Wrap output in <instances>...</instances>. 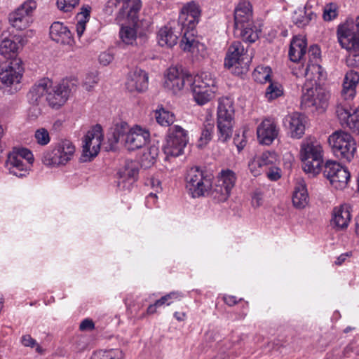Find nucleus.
I'll return each mask as SVG.
<instances>
[{"mask_svg": "<svg viewBox=\"0 0 359 359\" xmlns=\"http://www.w3.org/2000/svg\"><path fill=\"white\" fill-rule=\"evenodd\" d=\"M201 10L197 4L189 2L184 5L180 13L178 26L182 34L180 46L184 51H191L196 40L195 27L198 22Z\"/></svg>", "mask_w": 359, "mask_h": 359, "instance_id": "nucleus-1", "label": "nucleus"}, {"mask_svg": "<svg viewBox=\"0 0 359 359\" xmlns=\"http://www.w3.org/2000/svg\"><path fill=\"white\" fill-rule=\"evenodd\" d=\"M323 149L314 137L305 139L301 144L300 157L303 170L313 175L320 173L323 163Z\"/></svg>", "mask_w": 359, "mask_h": 359, "instance_id": "nucleus-2", "label": "nucleus"}, {"mask_svg": "<svg viewBox=\"0 0 359 359\" xmlns=\"http://www.w3.org/2000/svg\"><path fill=\"white\" fill-rule=\"evenodd\" d=\"M185 188L194 198L205 197L211 194L212 178L198 166H193L187 170Z\"/></svg>", "mask_w": 359, "mask_h": 359, "instance_id": "nucleus-3", "label": "nucleus"}, {"mask_svg": "<svg viewBox=\"0 0 359 359\" xmlns=\"http://www.w3.org/2000/svg\"><path fill=\"white\" fill-rule=\"evenodd\" d=\"M190 83L194 100L199 105H203L210 102L218 90L216 77L209 72L197 74L192 78Z\"/></svg>", "mask_w": 359, "mask_h": 359, "instance_id": "nucleus-4", "label": "nucleus"}, {"mask_svg": "<svg viewBox=\"0 0 359 359\" xmlns=\"http://www.w3.org/2000/svg\"><path fill=\"white\" fill-rule=\"evenodd\" d=\"M234 114L233 100L227 97L220 98L217 107V123L218 140L222 142H225L231 137Z\"/></svg>", "mask_w": 359, "mask_h": 359, "instance_id": "nucleus-5", "label": "nucleus"}, {"mask_svg": "<svg viewBox=\"0 0 359 359\" xmlns=\"http://www.w3.org/2000/svg\"><path fill=\"white\" fill-rule=\"evenodd\" d=\"M328 143L335 156L343 161L351 162L356 152V142L348 133L335 131L328 137Z\"/></svg>", "mask_w": 359, "mask_h": 359, "instance_id": "nucleus-6", "label": "nucleus"}, {"mask_svg": "<svg viewBox=\"0 0 359 359\" xmlns=\"http://www.w3.org/2000/svg\"><path fill=\"white\" fill-rule=\"evenodd\" d=\"M337 35L341 48L347 50H359V18L347 19L344 22L339 24Z\"/></svg>", "mask_w": 359, "mask_h": 359, "instance_id": "nucleus-7", "label": "nucleus"}, {"mask_svg": "<svg viewBox=\"0 0 359 359\" xmlns=\"http://www.w3.org/2000/svg\"><path fill=\"white\" fill-rule=\"evenodd\" d=\"M301 107L304 109H314L324 111L328 105L329 93L320 86L309 87L305 84L303 87Z\"/></svg>", "mask_w": 359, "mask_h": 359, "instance_id": "nucleus-8", "label": "nucleus"}, {"mask_svg": "<svg viewBox=\"0 0 359 359\" xmlns=\"http://www.w3.org/2000/svg\"><path fill=\"white\" fill-rule=\"evenodd\" d=\"M75 147L72 142L64 140L60 142L52 151L44 152L43 163L46 165H65L73 157Z\"/></svg>", "mask_w": 359, "mask_h": 359, "instance_id": "nucleus-9", "label": "nucleus"}, {"mask_svg": "<svg viewBox=\"0 0 359 359\" xmlns=\"http://www.w3.org/2000/svg\"><path fill=\"white\" fill-rule=\"evenodd\" d=\"M188 142L187 131L179 126L169 128L166 142L163 145L164 154L168 156L177 157L180 156Z\"/></svg>", "mask_w": 359, "mask_h": 359, "instance_id": "nucleus-10", "label": "nucleus"}, {"mask_svg": "<svg viewBox=\"0 0 359 359\" xmlns=\"http://www.w3.org/2000/svg\"><path fill=\"white\" fill-rule=\"evenodd\" d=\"M236 180V174L233 170L228 168L222 170L218 174L211 196L217 202L226 201L229 198Z\"/></svg>", "mask_w": 359, "mask_h": 359, "instance_id": "nucleus-11", "label": "nucleus"}, {"mask_svg": "<svg viewBox=\"0 0 359 359\" xmlns=\"http://www.w3.org/2000/svg\"><path fill=\"white\" fill-rule=\"evenodd\" d=\"M251 57L248 55L246 49L241 41H233L229 47L224 65L228 69L233 67L241 68V73L248 70Z\"/></svg>", "mask_w": 359, "mask_h": 359, "instance_id": "nucleus-12", "label": "nucleus"}, {"mask_svg": "<svg viewBox=\"0 0 359 359\" xmlns=\"http://www.w3.org/2000/svg\"><path fill=\"white\" fill-rule=\"evenodd\" d=\"M76 83L68 79L62 80L60 83L50 87L45 100L53 108H59L68 100L72 91L75 90Z\"/></svg>", "mask_w": 359, "mask_h": 359, "instance_id": "nucleus-13", "label": "nucleus"}, {"mask_svg": "<svg viewBox=\"0 0 359 359\" xmlns=\"http://www.w3.org/2000/svg\"><path fill=\"white\" fill-rule=\"evenodd\" d=\"M36 8L34 0H28L20 5L8 15L10 25L19 30L27 28L32 22L33 12Z\"/></svg>", "mask_w": 359, "mask_h": 359, "instance_id": "nucleus-14", "label": "nucleus"}, {"mask_svg": "<svg viewBox=\"0 0 359 359\" xmlns=\"http://www.w3.org/2000/svg\"><path fill=\"white\" fill-rule=\"evenodd\" d=\"M24 69L20 58H14L8 63L0 65V86L8 87L18 84L22 76Z\"/></svg>", "mask_w": 359, "mask_h": 359, "instance_id": "nucleus-15", "label": "nucleus"}, {"mask_svg": "<svg viewBox=\"0 0 359 359\" xmlns=\"http://www.w3.org/2000/svg\"><path fill=\"white\" fill-rule=\"evenodd\" d=\"M102 140V128L100 125H96L84 137L83 157L91 158L96 156L100 149Z\"/></svg>", "mask_w": 359, "mask_h": 359, "instance_id": "nucleus-16", "label": "nucleus"}, {"mask_svg": "<svg viewBox=\"0 0 359 359\" xmlns=\"http://www.w3.org/2000/svg\"><path fill=\"white\" fill-rule=\"evenodd\" d=\"M191 76L184 75L176 67H170L165 76L164 86L167 90L176 94L183 88L186 81L191 83Z\"/></svg>", "mask_w": 359, "mask_h": 359, "instance_id": "nucleus-17", "label": "nucleus"}, {"mask_svg": "<svg viewBox=\"0 0 359 359\" xmlns=\"http://www.w3.org/2000/svg\"><path fill=\"white\" fill-rule=\"evenodd\" d=\"M150 133L146 128L135 126L130 128L125 138V147L128 150H135L145 146L149 141Z\"/></svg>", "mask_w": 359, "mask_h": 359, "instance_id": "nucleus-18", "label": "nucleus"}, {"mask_svg": "<svg viewBox=\"0 0 359 359\" xmlns=\"http://www.w3.org/2000/svg\"><path fill=\"white\" fill-rule=\"evenodd\" d=\"M139 169L136 162L130 161L126 163L117 173V187L120 190H130L133 183L136 180Z\"/></svg>", "mask_w": 359, "mask_h": 359, "instance_id": "nucleus-19", "label": "nucleus"}, {"mask_svg": "<svg viewBox=\"0 0 359 359\" xmlns=\"http://www.w3.org/2000/svg\"><path fill=\"white\" fill-rule=\"evenodd\" d=\"M276 161V153L266 151L251 159L248 163V168L251 174L256 177L261 175L269 165H274Z\"/></svg>", "mask_w": 359, "mask_h": 359, "instance_id": "nucleus-20", "label": "nucleus"}, {"mask_svg": "<svg viewBox=\"0 0 359 359\" xmlns=\"http://www.w3.org/2000/svg\"><path fill=\"white\" fill-rule=\"evenodd\" d=\"M279 130L276 122L270 118L264 119L257 128V139L260 144L270 145L278 137Z\"/></svg>", "mask_w": 359, "mask_h": 359, "instance_id": "nucleus-21", "label": "nucleus"}, {"mask_svg": "<svg viewBox=\"0 0 359 359\" xmlns=\"http://www.w3.org/2000/svg\"><path fill=\"white\" fill-rule=\"evenodd\" d=\"M127 89L130 92H142L148 87V74L140 68L129 72L126 83Z\"/></svg>", "mask_w": 359, "mask_h": 359, "instance_id": "nucleus-22", "label": "nucleus"}, {"mask_svg": "<svg viewBox=\"0 0 359 359\" xmlns=\"http://www.w3.org/2000/svg\"><path fill=\"white\" fill-rule=\"evenodd\" d=\"M23 39L20 36H14L12 38L5 37L0 42V54L6 59L17 58L15 56L18 50L22 47Z\"/></svg>", "mask_w": 359, "mask_h": 359, "instance_id": "nucleus-23", "label": "nucleus"}, {"mask_svg": "<svg viewBox=\"0 0 359 359\" xmlns=\"http://www.w3.org/2000/svg\"><path fill=\"white\" fill-rule=\"evenodd\" d=\"M253 22L252 6L247 0H240L234 10V27H242L245 23Z\"/></svg>", "mask_w": 359, "mask_h": 359, "instance_id": "nucleus-24", "label": "nucleus"}, {"mask_svg": "<svg viewBox=\"0 0 359 359\" xmlns=\"http://www.w3.org/2000/svg\"><path fill=\"white\" fill-rule=\"evenodd\" d=\"M351 219L348 207L342 205L332 210L330 225L336 230H343L348 227Z\"/></svg>", "mask_w": 359, "mask_h": 359, "instance_id": "nucleus-25", "label": "nucleus"}, {"mask_svg": "<svg viewBox=\"0 0 359 359\" xmlns=\"http://www.w3.org/2000/svg\"><path fill=\"white\" fill-rule=\"evenodd\" d=\"M52 40L61 44L72 45L74 39L69 28L60 22H53L50 27Z\"/></svg>", "mask_w": 359, "mask_h": 359, "instance_id": "nucleus-26", "label": "nucleus"}, {"mask_svg": "<svg viewBox=\"0 0 359 359\" xmlns=\"http://www.w3.org/2000/svg\"><path fill=\"white\" fill-rule=\"evenodd\" d=\"M359 83L358 72L351 70L345 74L341 95L346 101L352 100L356 94V86Z\"/></svg>", "mask_w": 359, "mask_h": 359, "instance_id": "nucleus-27", "label": "nucleus"}, {"mask_svg": "<svg viewBox=\"0 0 359 359\" xmlns=\"http://www.w3.org/2000/svg\"><path fill=\"white\" fill-rule=\"evenodd\" d=\"M52 86V81L48 78H43L38 81L30 88L28 93V97L31 103L38 104L47 96L50 87Z\"/></svg>", "mask_w": 359, "mask_h": 359, "instance_id": "nucleus-28", "label": "nucleus"}, {"mask_svg": "<svg viewBox=\"0 0 359 359\" xmlns=\"http://www.w3.org/2000/svg\"><path fill=\"white\" fill-rule=\"evenodd\" d=\"M32 165V164L19 159L18 156H15L11 153L8 156L6 162V166L9 170V172L18 177L26 176Z\"/></svg>", "mask_w": 359, "mask_h": 359, "instance_id": "nucleus-29", "label": "nucleus"}, {"mask_svg": "<svg viewBox=\"0 0 359 359\" xmlns=\"http://www.w3.org/2000/svg\"><path fill=\"white\" fill-rule=\"evenodd\" d=\"M288 124L291 136L294 138H300L304 134V117L299 113L295 112L287 116L285 118Z\"/></svg>", "mask_w": 359, "mask_h": 359, "instance_id": "nucleus-30", "label": "nucleus"}, {"mask_svg": "<svg viewBox=\"0 0 359 359\" xmlns=\"http://www.w3.org/2000/svg\"><path fill=\"white\" fill-rule=\"evenodd\" d=\"M292 204L297 209H303L309 203V197L306 184L303 180H298L295 184L292 197Z\"/></svg>", "mask_w": 359, "mask_h": 359, "instance_id": "nucleus-31", "label": "nucleus"}, {"mask_svg": "<svg viewBox=\"0 0 359 359\" xmlns=\"http://www.w3.org/2000/svg\"><path fill=\"white\" fill-rule=\"evenodd\" d=\"M307 43L304 36H295L291 41L289 49V57L292 62L300 61L306 53Z\"/></svg>", "mask_w": 359, "mask_h": 359, "instance_id": "nucleus-32", "label": "nucleus"}, {"mask_svg": "<svg viewBox=\"0 0 359 359\" xmlns=\"http://www.w3.org/2000/svg\"><path fill=\"white\" fill-rule=\"evenodd\" d=\"M234 35L241 39L245 42L254 43L259 38V30L254 25V22L245 23L242 27H234Z\"/></svg>", "mask_w": 359, "mask_h": 359, "instance_id": "nucleus-33", "label": "nucleus"}, {"mask_svg": "<svg viewBox=\"0 0 359 359\" xmlns=\"http://www.w3.org/2000/svg\"><path fill=\"white\" fill-rule=\"evenodd\" d=\"M130 128L126 122L121 121L116 123L111 128V132L108 136V141L110 143L111 148L120 141L125 143V138L129 133Z\"/></svg>", "mask_w": 359, "mask_h": 359, "instance_id": "nucleus-34", "label": "nucleus"}, {"mask_svg": "<svg viewBox=\"0 0 359 359\" xmlns=\"http://www.w3.org/2000/svg\"><path fill=\"white\" fill-rule=\"evenodd\" d=\"M180 32H175L168 25L162 27L158 32V41L160 46L172 47L175 46L178 39Z\"/></svg>", "mask_w": 359, "mask_h": 359, "instance_id": "nucleus-35", "label": "nucleus"}, {"mask_svg": "<svg viewBox=\"0 0 359 359\" xmlns=\"http://www.w3.org/2000/svg\"><path fill=\"white\" fill-rule=\"evenodd\" d=\"M120 37L122 41L127 45H134L136 43L137 38L144 39L146 34L139 33L137 35V31L135 27L130 26L122 27L119 32Z\"/></svg>", "mask_w": 359, "mask_h": 359, "instance_id": "nucleus-36", "label": "nucleus"}, {"mask_svg": "<svg viewBox=\"0 0 359 359\" xmlns=\"http://www.w3.org/2000/svg\"><path fill=\"white\" fill-rule=\"evenodd\" d=\"M91 7L88 5H84L81 7V11L77 13L76 31L79 38H81L83 35L85 29L86 23L89 21Z\"/></svg>", "mask_w": 359, "mask_h": 359, "instance_id": "nucleus-37", "label": "nucleus"}, {"mask_svg": "<svg viewBox=\"0 0 359 359\" xmlns=\"http://www.w3.org/2000/svg\"><path fill=\"white\" fill-rule=\"evenodd\" d=\"M124 353L120 348L98 350L93 353L90 359H123Z\"/></svg>", "mask_w": 359, "mask_h": 359, "instance_id": "nucleus-38", "label": "nucleus"}, {"mask_svg": "<svg viewBox=\"0 0 359 359\" xmlns=\"http://www.w3.org/2000/svg\"><path fill=\"white\" fill-rule=\"evenodd\" d=\"M123 9L133 22L137 19V14L142 8L141 0H123Z\"/></svg>", "mask_w": 359, "mask_h": 359, "instance_id": "nucleus-39", "label": "nucleus"}, {"mask_svg": "<svg viewBox=\"0 0 359 359\" xmlns=\"http://www.w3.org/2000/svg\"><path fill=\"white\" fill-rule=\"evenodd\" d=\"M214 128V121L210 119H206L203 123L201 135L198 140V147H203L211 140Z\"/></svg>", "mask_w": 359, "mask_h": 359, "instance_id": "nucleus-40", "label": "nucleus"}, {"mask_svg": "<svg viewBox=\"0 0 359 359\" xmlns=\"http://www.w3.org/2000/svg\"><path fill=\"white\" fill-rule=\"evenodd\" d=\"M349 178V172L346 168L341 166L336 175L331 179L330 184L337 189H342L346 187Z\"/></svg>", "mask_w": 359, "mask_h": 359, "instance_id": "nucleus-41", "label": "nucleus"}, {"mask_svg": "<svg viewBox=\"0 0 359 359\" xmlns=\"http://www.w3.org/2000/svg\"><path fill=\"white\" fill-rule=\"evenodd\" d=\"M316 15L312 12L299 9L296 11L292 15V22L299 27H303L308 25Z\"/></svg>", "mask_w": 359, "mask_h": 359, "instance_id": "nucleus-42", "label": "nucleus"}, {"mask_svg": "<svg viewBox=\"0 0 359 359\" xmlns=\"http://www.w3.org/2000/svg\"><path fill=\"white\" fill-rule=\"evenodd\" d=\"M353 111L349 103H340L337 106L336 114L342 126L348 124Z\"/></svg>", "mask_w": 359, "mask_h": 359, "instance_id": "nucleus-43", "label": "nucleus"}, {"mask_svg": "<svg viewBox=\"0 0 359 359\" xmlns=\"http://www.w3.org/2000/svg\"><path fill=\"white\" fill-rule=\"evenodd\" d=\"M323 69L319 62H308L305 69L304 75L307 80L315 81L322 76Z\"/></svg>", "mask_w": 359, "mask_h": 359, "instance_id": "nucleus-44", "label": "nucleus"}, {"mask_svg": "<svg viewBox=\"0 0 359 359\" xmlns=\"http://www.w3.org/2000/svg\"><path fill=\"white\" fill-rule=\"evenodd\" d=\"M271 69L269 66L259 65L254 70L252 76L255 81L266 83L271 80Z\"/></svg>", "mask_w": 359, "mask_h": 359, "instance_id": "nucleus-45", "label": "nucleus"}, {"mask_svg": "<svg viewBox=\"0 0 359 359\" xmlns=\"http://www.w3.org/2000/svg\"><path fill=\"white\" fill-rule=\"evenodd\" d=\"M155 116L156 121L163 126H169L175 121V115L164 109L156 110Z\"/></svg>", "mask_w": 359, "mask_h": 359, "instance_id": "nucleus-46", "label": "nucleus"}, {"mask_svg": "<svg viewBox=\"0 0 359 359\" xmlns=\"http://www.w3.org/2000/svg\"><path fill=\"white\" fill-rule=\"evenodd\" d=\"M283 95V86L278 83H271L267 87L265 93V97L269 102L282 96Z\"/></svg>", "mask_w": 359, "mask_h": 359, "instance_id": "nucleus-47", "label": "nucleus"}, {"mask_svg": "<svg viewBox=\"0 0 359 359\" xmlns=\"http://www.w3.org/2000/svg\"><path fill=\"white\" fill-rule=\"evenodd\" d=\"M341 167L336 161L328 160L325 163L323 175L331 182V179L336 175Z\"/></svg>", "mask_w": 359, "mask_h": 359, "instance_id": "nucleus-48", "label": "nucleus"}, {"mask_svg": "<svg viewBox=\"0 0 359 359\" xmlns=\"http://www.w3.org/2000/svg\"><path fill=\"white\" fill-rule=\"evenodd\" d=\"M11 154L18 156L19 159L26 161L29 164H33L34 158L32 151L26 148H19L13 151Z\"/></svg>", "mask_w": 359, "mask_h": 359, "instance_id": "nucleus-49", "label": "nucleus"}, {"mask_svg": "<svg viewBox=\"0 0 359 359\" xmlns=\"http://www.w3.org/2000/svg\"><path fill=\"white\" fill-rule=\"evenodd\" d=\"M34 138L36 142L41 146L47 145L50 141L48 131L43 128L37 129L35 131Z\"/></svg>", "mask_w": 359, "mask_h": 359, "instance_id": "nucleus-50", "label": "nucleus"}, {"mask_svg": "<svg viewBox=\"0 0 359 359\" xmlns=\"http://www.w3.org/2000/svg\"><path fill=\"white\" fill-rule=\"evenodd\" d=\"M337 6L335 4L330 3L325 6L323 17L325 21H331L337 18Z\"/></svg>", "mask_w": 359, "mask_h": 359, "instance_id": "nucleus-51", "label": "nucleus"}, {"mask_svg": "<svg viewBox=\"0 0 359 359\" xmlns=\"http://www.w3.org/2000/svg\"><path fill=\"white\" fill-rule=\"evenodd\" d=\"M79 3V0H57V6L63 12H70Z\"/></svg>", "mask_w": 359, "mask_h": 359, "instance_id": "nucleus-52", "label": "nucleus"}, {"mask_svg": "<svg viewBox=\"0 0 359 359\" xmlns=\"http://www.w3.org/2000/svg\"><path fill=\"white\" fill-rule=\"evenodd\" d=\"M346 126L353 133L359 134V108L353 111L352 116Z\"/></svg>", "mask_w": 359, "mask_h": 359, "instance_id": "nucleus-53", "label": "nucleus"}, {"mask_svg": "<svg viewBox=\"0 0 359 359\" xmlns=\"http://www.w3.org/2000/svg\"><path fill=\"white\" fill-rule=\"evenodd\" d=\"M320 49L316 46H311L308 50L309 62H320Z\"/></svg>", "mask_w": 359, "mask_h": 359, "instance_id": "nucleus-54", "label": "nucleus"}, {"mask_svg": "<svg viewBox=\"0 0 359 359\" xmlns=\"http://www.w3.org/2000/svg\"><path fill=\"white\" fill-rule=\"evenodd\" d=\"M269 170L266 172L267 177L271 181H277L281 177L280 170L273 165H269L268 168Z\"/></svg>", "mask_w": 359, "mask_h": 359, "instance_id": "nucleus-55", "label": "nucleus"}, {"mask_svg": "<svg viewBox=\"0 0 359 359\" xmlns=\"http://www.w3.org/2000/svg\"><path fill=\"white\" fill-rule=\"evenodd\" d=\"M21 343L24 346L33 348L37 345L36 341L29 334H25L21 337Z\"/></svg>", "mask_w": 359, "mask_h": 359, "instance_id": "nucleus-56", "label": "nucleus"}, {"mask_svg": "<svg viewBox=\"0 0 359 359\" xmlns=\"http://www.w3.org/2000/svg\"><path fill=\"white\" fill-rule=\"evenodd\" d=\"M113 60L114 57L109 53L103 52L99 55V61L100 64L104 66L109 65Z\"/></svg>", "mask_w": 359, "mask_h": 359, "instance_id": "nucleus-57", "label": "nucleus"}, {"mask_svg": "<svg viewBox=\"0 0 359 359\" xmlns=\"http://www.w3.org/2000/svg\"><path fill=\"white\" fill-rule=\"evenodd\" d=\"M95 325L92 320L86 318L83 320L79 326V328L82 331L92 330L94 329Z\"/></svg>", "mask_w": 359, "mask_h": 359, "instance_id": "nucleus-58", "label": "nucleus"}, {"mask_svg": "<svg viewBox=\"0 0 359 359\" xmlns=\"http://www.w3.org/2000/svg\"><path fill=\"white\" fill-rule=\"evenodd\" d=\"M97 80L95 79V76L93 78L91 76H88L86 78L85 81L83 82V86L86 90H90L97 83Z\"/></svg>", "mask_w": 359, "mask_h": 359, "instance_id": "nucleus-59", "label": "nucleus"}, {"mask_svg": "<svg viewBox=\"0 0 359 359\" xmlns=\"http://www.w3.org/2000/svg\"><path fill=\"white\" fill-rule=\"evenodd\" d=\"M223 300L229 306H233L238 303V302L241 301L242 299H238L236 297L233 295H224L223 297Z\"/></svg>", "mask_w": 359, "mask_h": 359, "instance_id": "nucleus-60", "label": "nucleus"}, {"mask_svg": "<svg viewBox=\"0 0 359 359\" xmlns=\"http://www.w3.org/2000/svg\"><path fill=\"white\" fill-rule=\"evenodd\" d=\"M157 201V196L156 194L150 193L146 198V205L151 208L154 206Z\"/></svg>", "mask_w": 359, "mask_h": 359, "instance_id": "nucleus-61", "label": "nucleus"}, {"mask_svg": "<svg viewBox=\"0 0 359 359\" xmlns=\"http://www.w3.org/2000/svg\"><path fill=\"white\" fill-rule=\"evenodd\" d=\"M346 62L348 65L351 66L359 65V54H353V55H349L346 60Z\"/></svg>", "mask_w": 359, "mask_h": 359, "instance_id": "nucleus-62", "label": "nucleus"}, {"mask_svg": "<svg viewBox=\"0 0 359 359\" xmlns=\"http://www.w3.org/2000/svg\"><path fill=\"white\" fill-rule=\"evenodd\" d=\"M167 299L169 302H172L173 299H180L183 294L182 292H171L167 294H165Z\"/></svg>", "mask_w": 359, "mask_h": 359, "instance_id": "nucleus-63", "label": "nucleus"}, {"mask_svg": "<svg viewBox=\"0 0 359 359\" xmlns=\"http://www.w3.org/2000/svg\"><path fill=\"white\" fill-rule=\"evenodd\" d=\"M154 303H155V306L160 307V306L164 305L165 304H166L167 305H170L172 303V302H169L168 299H167L166 296L164 295L161 299L156 300Z\"/></svg>", "mask_w": 359, "mask_h": 359, "instance_id": "nucleus-64", "label": "nucleus"}]
</instances>
